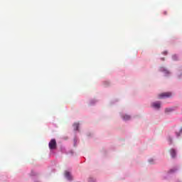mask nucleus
<instances>
[{"mask_svg":"<svg viewBox=\"0 0 182 182\" xmlns=\"http://www.w3.org/2000/svg\"><path fill=\"white\" fill-rule=\"evenodd\" d=\"M176 136L178 137V136H180V134L176 133Z\"/></svg>","mask_w":182,"mask_h":182,"instance_id":"obj_12","label":"nucleus"},{"mask_svg":"<svg viewBox=\"0 0 182 182\" xmlns=\"http://www.w3.org/2000/svg\"><path fill=\"white\" fill-rule=\"evenodd\" d=\"M65 177H66L67 178H68V180H70V173H69V172H65Z\"/></svg>","mask_w":182,"mask_h":182,"instance_id":"obj_7","label":"nucleus"},{"mask_svg":"<svg viewBox=\"0 0 182 182\" xmlns=\"http://www.w3.org/2000/svg\"><path fill=\"white\" fill-rule=\"evenodd\" d=\"M173 60H177V55H173Z\"/></svg>","mask_w":182,"mask_h":182,"instance_id":"obj_11","label":"nucleus"},{"mask_svg":"<svg viewBox=\"0 0 182 182\" xmlns=\"http://www.w3.org/2000/svg\"><path fill=\"white\" fill-rule=\"evenodd\" d=\"M171 111H172V109H170V108H166V109H165V112H171Z\"/></svg>","mask_w":182,"mask_h":182,"instance_id":"obj_10","label":"nucleus"},{"mask_svg":"<svg viewBox=\"0 0 182 182\" xmlns=\"http://www.w3.org/2000/svg\"><path fill=\"white\" fill-rule=\"evenodd\" d=\"M161 72H164V73H166V75H168V70H167L164 68H161Z\"/></svg>","mask_w":182,"mask_h":182,"instance_id":"obj_8","label":"nucleus"},{"mask_svg":"<svg viewBox=\"0 0 182 182\" xmlns=\"http://www.w3.org/2000/svg\"><path fill=\"white\" fill-rule=\"evenodd\" d=\"M169 171L170 173H174L175 171H177V169L176 168L171 169Z\"/></svg>","mask_w":182,"mask_h":182,"instance_id":"obj_9","label":"nucleus"},{"mask_svg":"<svg viewBox=\"0 0 182 182\" xmlns=\"http://www.w3.org/2000/svg\"><path fill=\"white\" fill-rule=\"evenodd\" d=\"M122 119L124 120H130V116L129 115H122Z\"/></svg>","mask_w":182,"mask_h":182,"instance_id":"obj_5","label":"nucleus"},{"mask_svg":"<svg viewBox=\"0 0 182 182\" xmlns=\"http://www.w3.org/2000/svg\"><path fill=\"white\" fill-rule=\"evenodd\" d=\"M162 59V60H164V58H161Z\"/></svg>","mask_w":182,"mask_h":182,"instance_id":"obj_15","label":"nucleus"},{"mask_svg":"<svg viewBox=\"0 0 182 182\" xmlns=\"http://www.w3.org/2000/svg\"><path fill=\"white\" fill-rule=\"evenodd\" d=\"M152 107H154L155 109H160L161 107L160 102H153Z\"/></svg>","mask_w":182,"mask_h":182,"instance_id":"obj_3","label":"nucleus"},{"mask_svg":"<svg viewBox=\"0 0 182 182\" xmlns=\"http://www.w3.org/2000/svg\"><path fill=\"white\" fill-rule=\"evenodd\" d=\"M164 97H171V92H162L159 95V99H164Z\"/></svg>","mask_w":182,"mask_h":182,"instance_id":"obj_2","label":"nucleus"},{"mask_svg":"<svg viewBox=\"0 0 182 182\" xmlns=\"http://www.w3.org/2000/svg\"><path fill=\"white\" fill-rule=\"evenodd\" d=\"M56 139H51L48 144V147L50 150H55V149H56Z\"/></svg>","mask_w":182,"mask_h":182,"instance_id":"obj_1","label":"nucleus"},{"mask_svg":"<svg viewBox=\"0 0 182 182\" xmlns=\"http://www.w3.org/2000/svg\"><path fill=\"white\" fill-rule=\"evenodd\" d=\"M169 141L170 143H171V138H169Z\"/></svg>","mask_w":182,"mask_h":182,"instance_id":"obj_13","label":"nucleus"},{"mask_svg":"<svg viewBox=\"0 0 182 182\" xmlns=\"http://www.w3.org/2000/svg\"><path fill=\"white\" fill-rule=\"evenodd\" d=\"M170 153H171V157H172L173 159H174V157H176V150H174V149H172L170 150Z\"/></svg>","mask_w":182,"mask_h":182,"instance_id":"obj_4","label":"nucleus"},{"mask_svg":"<svg viewBox=\"0 0 182 182\" xmlns=\"http://www.w3.org/2000/svg\"><path fill=\"white\" fill-rule=\"evenodd\" d=\"M74 130H79V124L76 123L73 124Z\"/></svg>","mask_w":182,"mask_h":182,"instance_id":"obj_6","label":"nucleus"},{"mask_svg":"<svg viewBox=\"0 0 182 182\" xmlns=\"http://www.w3.org/2000/svg\"><path fill=\"white\" fill-rule=\"evenodd\" d=\"M181 132H182V127H181V131H180Z\"/></svg>","mask_w":182,"mask_h":182,"instance_id":"obj_14","label":"nucleus"}]
</instances>
